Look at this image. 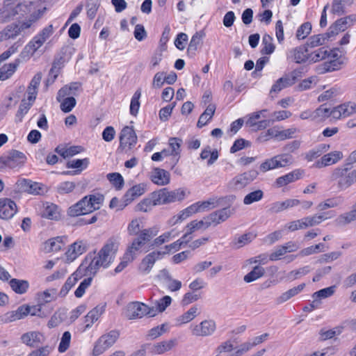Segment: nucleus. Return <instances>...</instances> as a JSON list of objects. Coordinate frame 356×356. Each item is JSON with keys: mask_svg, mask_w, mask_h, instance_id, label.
<instances>
[{"mask_svg": "<svg viewBox=\"0 0 356 356\" xmlns=\"http://www.w3.org/2000/svg\"><path fill=\"white\" fill-rule=\"evenodd\" d=\"M32 104V103L27 102L26 99L22 100L19 109L16 113V119L18 121L21 122L24 116L27 113Z\"/></svg>", "mask_w": 356, "mask_h": 356, "instance_id": "63", "label": "nucleus"}, {"mask_svg": "<svg viewBox=\"0 0 356 356\" xmlns=\"http://www.w3.org/2000/svg\"><path fill=\"white\" fill-rule=\"evenodd\" d=\"M145 192V187L144 184H139L134 185L131 188H129L122 197V204L120 206V207L124 208L136 198L144 194Z\"/></svg>", "mask_w": 356, "mask_h": 356, "instance_id": "14", "label": "nucleus"}, {"mask_svg": "<svg viewBox=\"0 0 356 356\" xmlns=\"http://www.w3.org/2000/svg\"><path fill=\"white\" fill-rule=\"evenodd\" d=\"M88 164L89 159L88 158L69 161L66 165L67 168H75L76 170L74 171H64L62 172V174L65 175H74L79 174L82 170L88 167Z\"/></svg>", "mask_w": 356, "mask_h": 356, "instance_id": "21", "label": "nucleus"}, {"mask_svg": "<svg viewBox=\"0 0 356 356\" xmlns=\"http://www.w3.org/2000/svg\"><path fill=\"white\" fill-rule=\"evenodd\" d=\"M197 312L196 307H191L186 312L180 316L177 319V322L184 324L191 321L195 316Z\"/></svg>", "mask_w": 356, "mask_h": 356, "instance_id": "53", "label": "nucleus"}, {"mask_svg": "<svg viewBox=\"0 0 356 356\" xmlns=\"http://www.w3.org/2000/svg\"><path fill=\"white\" fill-rule=\"evenodd\" d=\"M204 35V34L202 31L196 32L193 35L187 49V54L191 57H193L195 56V51L197 49V47L201 43Z\"/></svg>", "mask_w": 356, "mask_h": 356, "instance_id": "34", "label": "nucleus"}, {"mask_svg": "<svg viewBox=\"0 0 356 356\" xmlns=\"http://www.w3.org/2000/svg\"><path fill=\"white\" fill-rule=\"evenodd\" d=\"M158 234V229L155 227L144 229L135 238L131 244L128 246V250L136 254L143 245L148 243Z\"/></svg>", "mask_w": 356, "mask_h": 356, "instance_id": "7", "label": "nucleus"}, {"mask_svg": "<svg viewBox=\"0 0 356 356\" xmlns=\"http://www.w3.org/2000/svg\"><path fill=\"white\" fill-rule=\"evenodd\" d=\"M255 237L256 235L252 233H247L240 236L238 238H236L234 242L235 248L238 249L243 247L250 243Z\"/></svg>", "mask_w": 356, "mask_h": 356, "instance_id": "45", "label": "nucleus"}, {"mask_svg": "<svg viewBox=\"0 0 356 356\" xmlns=\"http://www.w3.org/2000/svg\"><path fill=\"white\" fill-rule=\"evenodd\" d=\"M302 75L300 70H294L291 73L284 75L276 81L270 89V93L278 92L282 89L293 85Z\"/></svg>", "mask_w": 356, "mask_h": 356, "instance_id": "8", "label": "nucleus"}, {"mask_svg": "<svg viewBox=\"0 0 356 356\" xmlns=\"http://www.w3.org/2000/svg\"><path fill=\"white\" fill-rule=\"evenodd\" d=\"M259 173L255 170H250L236 176L230 181L229 185L235 190L242 189L254 181Z\"/></svg>", "mask_w": 356, "mask_h": 356, "instance_id": "10", "label": "nucleus"}, {"mask_svg": "<svg viewBox=\"0 0 356 356\" xmlns=\"http://www.w3.org/2000/svg\"><path fill=\"white\" fill-rule=\"evenodd\" d=\"M40 10L31 14L28 19L13 22L5 26L0 31V42L15 40L19 35H24L26 31L41 17Z\"/></svg>", "mask_w": 356, "mask_h": 356, "instance_id": "2", "label": "nucleus"}, {"mask_svg": "<svg viewBox=\"0 0 356 356\" xmlns=\"http://www.w3.org/2000/svg\"><path fill=\"white\" fill-rule=\"evenodd\" d=\"M185 192L181 188H178L174 191H168L167 189V197L168 204L175 202L177 201H181L184 198Z\"/></svg>", "mask_w": 356, "mask_h": 356, "instance_id": "49", "label": "nucleus"}, {"mask_svg": "<svg viewBox=\"0 0 356 356\" xmlns=\"http://www.w3.org/2000/svg\"><path fill=\"white\" fill-rule=\"evenodd\" d=\"M350 169V165H344L343 168H337L332 171L330 179L337 181L339 189L345 190L356 182V170L348 172Z\"/></svg>", "mask_w": 356, "mask_h": 356, "instance_id": "4", "label": "nucleus"}, {"mask_svg": "<svg viewBox=\"0 0 356 356\" xmlns=\"http://www.w3.org/2000/svg\"><path fill=\"white\" fill-rule=\"evenodd\" d=\"M344 201L345 197L343 195H337L319 203L317 209L321 211L330 208L339 207L344 203Z\"/></svg>", "mask_w": 356, "mask_h": 356, "instance_id": "26", "label": "nucleus"}, {"mask_svg": "<svg viewBox=\"0 0 356 356\" xmlns=\"http://www.w3.org/2000/svg\"><path fill=\"white\" fill-rule=\"evenodd\" d=\"M65 57L63 55H57L52 63V67L49 71V75H53L51 82H54L59 74V70L63 67Z\"/></svg>", "mask_w": 356, "mask_h": 356, "instance_id": "36", "label": "nucleus"}, {"mask_svg": "<svg viewBox=\"0 0 356 356\" xmlns=\"http://www.w3.org/2000/svg\"><path fill=\"white\" fill-rule=\"evenodd\" d=\"M141 92L139 90H136L134 94L130 104V113L134 116H136L140 108L139 99L140 97Z\"/></svg>", "mask_w": 356, "mask_h": 356, "instance_id": "52", "label": "nucleus"}, {"mask_svg": "<svg viewBox=\"0 0 356 356\" xmlns=\"http://www.w3.org/2000/svg\"><path fill=\"white\" fill-rule=\"evenodd\" d=\"M195 206H189L186 209L181 211L177 216H174L170 220V223L175 225L182 220H185L188 217L191 216L192 214L197 213V209H194Z\"/></svg>", "mask_w": 356, "mask_h": 356, "instance_id": "38", "label": "nucleus"}, {"mask_svg": "<svg viewBox=\"0 0 356 356\" xmlns=\"http://www.w3.org/2000/svg\"><path fill=\"white\" fill-rule=\"evenodd\" d=\"M64 245L63 237L57 236L47 241L44 245V250L47 252H58L63 248Z\"/></svg>", "mask_w": 356, "mask_h": 356, "instance_id": "30", "label": "nucleus"}, {"mask_svg": "<svg viewBox=\"0 0 356 356\" xmlns=\"http://www.w3.org/2000/svg\"><path fill=\"white\" fill-rule=\"evenodd\" d=\"M100 4L98 0H88L86 3L87 16L89 19L95 18Z\"/></svg>", "mask_w": 356, "mask_h": 356, "instance_id": "56", "label": "nucleus"}, {"mask_svg": "<svg viewBox=\"0 0 356 356\" xmlns=\"http://www.w3.org/2000/svg\"><path fill=\"white\" fill-rule=\"evenodd\" d=\"M177 339H172L169 341H163L160 343H157L151 348V352L153 354L161 355L167 351L170 350L172 348H174L177 345Z\"/></svg>", "mask_w": 356, "mask_h": 356, "instance_id": "27", "label": "nucleus"}, {"mask_svg": "<svg viewBox=\"0 0 356 356\" xmlns=\"http://www.w3.org/2000/svg\"><path fill=\"white\" fill-rule=\"evenodd\" d=\"M343 158V153L341 151H334L323 155L320 160H318L314 165L318 168H324L337 163Z\"/></svg>", "mask_w": 356, "mask_h": 356, "instance_id": "16", "label": "nucleus"}, {"mask_svg": "<svg viewBox=\"0 0 356 356\" xmlns=\"http://www.w3.org/2000/svg\"><path fill=\"white\" fill-rule=\"evenodd\" d=\"M165 254V252L162 251H153L149 253L141 261L138 266L139 272L143 275L149 273L155 262L162 259Z\"/></svg>", "mask_w": 356, "mask_h": 356, "instance_id": "12", "label": "nucleus"}, {"mask_svg": "<svg viewBox=\"0 0 356 356\" xmlns=\"http://www.w3.org/2000/svg\"><path fill=\"white\" fill-rule=\"evenodd\" d=\"M76 184L72 181H64L60 183L56 188L58 193L60 195L67 194L71 193L75 188Z\"/></svg>", "mask_w": 356, "mask_h": 356, "instance_id": "64", "label": "nucleus"}, {"mask_svg": "<svg viewBox=\"0 0 356 356\" xmlns=\"http://www.w3.org/2000/svg\"><path fill=\"white\" fill-rule=\"evenodd\" d=\"M151 180L159 186H165L170 183V175L164 169L155 168L151 175Z\"/></svg>", "mask_w": 356, "mask_h": 356, "instance_id": "24", "label": "nucleus"}, {"mask_svg": "<svg viewBox=\"0 0 356 356\" xmlns=\"http://www.w3.org/2000/svg\"><path fill=\"white\" fill-rule=\"evenodd\" d=\"M330 108L325 106V104L321 105L314 111V118L317 121H323L330 117Z\"/></svg>", "mask_w": 356, "mask_h": 356, "instance_id": "50", "label": "nucleus"}, {"mask_svg": "<svg viewBox=\"0 0 356 356\" xmlns=\"http://www.w3.org/2000/svg\"><path fill=\"white\" fill-rule=\"evenodd\" d=\"M264 197V192L258 189L257 191H254L253 192H251L248 194H247L243 199V203L244 204L248 205L251 204L255 202H258L261 200Z\"/></svg>", "mask_w": 356, "mask_h": 356, "instance_id": "47", "label": "nucleus"}, {"mask_svg": "<svg viewBox=\"0 0 356 356\" xmlns=\"http://www.w3.org/2000/svg\"><path fill=\"white\" fill-rule=\"evenodd\" d=\"M287 59L296 63H302L309 60L307 47L306 46H299L292 49L287 54Z\"/></svg>", "mask_w": 356, "mask_h": 356, "instance_id": "17", "label": "nucleus"}, {"mask_svg": "<svg viewBox=\"0 0 356 356\" xmlns=\"http://www.w3.org/2000/svg\"><path fill=\"white\" fill-rule=\"evenodd\" d=\"M146 305L141 302H131L127 305L125 316L129 319H136L145 316Z\"/></svg>", "mask_w": 356, "mask_h": 356, "instance_id": "18", "label": "nucleus"}, {"mask_svg": "<svg viewBox=\"0 0 356 356\" xmlns=\"http://www.w3.org/2000/svg\"><path fill=\"white\" fill-rule=\"evenodd\" d=\"M305 287V284L302 283L297 286H295L284 293H282L279 297L277 298L276 302L277 304H282L286 302L291 298L300 293Z\"/></svg>", "mask_w": 356, "mask_h": 356, "instance_id": "29", "label": "nucleus"}, {"mask_svg": "<svg viewBox=\"0 0 356 356\" xmlns=\"http://www.w3.org/2000/svg\"><path fill=\"white\" fill-rule=\"evenodd\" d=\"M277 163V168H283L291 165L293 162L292 155L289 154H282L275 156Z\"/></svg>", "mask_w": 356, "mask_h": 356, "instance_id": "54", "label": "nucleus"}, {"mask_svg": "<svg viewBox=\"0 0 356 356\" xmlns=\"http://www.w3.org/2000/svg\"><path fill=\"white\" fill-rule=\"evenodd\" d=\"M182 140L179 138H170L168 140L169 148L173 157L171 159V168L172 169L178 163L180 158L181 145Z\"/></svg>", "mask_w": 356, "mask_h": 356, "instance_id": "23", "label": "nucleus"}, {"mask_svg": "<svg viewBox=\"0 0 356 356\" xmlns=\"http://www.w3.org/2000/svg\"><path fill=\"white\" fill-rule=\"evenodd\" d=\"M312 31V24L309 22L303 23L296 31V38L298 40H304Z\"/></svg>", "mask_w": 356, "mask_h": 356, "instance_id": "55", "label": "nucleus"}, {"mask_svg": "<svg viewBox=\"0 0 356 356\" xmlns=\"http://www.w3.org/2000/svg\"><path fill=\"white\" fill-rule=\"evenodd\" d=\"M303 174L304 170L296 169L285 175L278 177L275 181V184L277 187H282L300 179Z\"/></svg>", "mask_w": 356, "mask_h": 356, "instance_id": "22", "label": "nucleus"}, {"mask_svg": "<svg viewBox=\"0 0 356 356\" xmlns=\"http://www.w3.org/2000/svg\"><path fill=\"white\" fill-rule=\"evenodd\" d=\"M353 0H333L331 12L337 15H342L345 13V4L351 3Z\"/></svg>", "mask_w": 356, "mask_h": 356, "instance_id": "41", "label": "nucleus"}, {"mask_svg": "<svg viewBox=\"0 0 356 356\" xmlns=\"http://www.w3.org/2000/svg\"><path fill=\"white\" fill-rule=\"evenodd\" d=\"M21 340L26 346L36 348L44 342L45 337L39 332L32 331L23 334Z\"/></svg>", "mask_w": 356, "mask_h": 356, "instance_id": "15", "label": "nucleus"}, {"mask_svg": "<svg viewBox=\"0 0 356 356\" xmlns=\"http://www.w3.org/2000/svg\"><path fill=\"white\" fill-rule=\"evenodd\" d=\"M216 106L215 104H210L205 111L200 115L197 123L198 128H202L207 124V123L212 118L215 113Z\"/></svg>", "mask_w": 356, "mask_h": 356, "instance_id": "32", "label": "nucleus"}, {"mask_svg": "<svg viewBox=\"0 0 356 356\" xmlns=\"http://www.w3.org/2000/svg\"><path fill=\"white\" fill-rule=\"evenodd\" d=\"M327 50L325 47L320 48L316 51L309 54V60L316 63L327 58Z\"/></svg>", "mask_w": 356, "mask_h": 356, "instance_id": "60", "label": "nucleus"}, {"mask_svg": "<svg viewBox=\"0 0 356 356\" xmlns=\"http://www.w3.org/2000/svg\"><path fill=\"white\" fill-rule=\"evenodd\" d=\"M106 177L116 189L120 190L123 187L124 184V179L120 173H108L106 175Z\"/></svg>", "mask_w": 356, "mask_h": 356, "instance_id": "44", "label": "nucleus"}, {"mask_svg": "<svg viewBox=\"0 0 356 356\" xmlns=\"http://www.w3.org/2000/svg\"><path fill=\"white\" fill-rule=\"evenodd\" d=\"M232 213V211L229 207H225L222 209L212 212L203 220L197 221L193 220L187 225L186 227L189 230V233H193L195 230L204 228L207 229L212 224L216 225L225 221Z\"/></svg>", "mask_w": 356, "mask_h": 356, "instance_id": "3", "label": "nucleus"}, {"mask_svg": "<svg viewBox=\"0 0 356 356\" xmlns=\"http://www.w3.org/2000/svg\"><path fill=\"white\" fill-rule=\"evenodd\" d=\"M17 211L15 202L8 198H3V204L0 209V218L10 219L14 216Z\"/></svg>", "mask_w": 356, "mask_h": 356, "instance_id": "20", "label": "nucleus"}, {"mask_svg": "<svg viewBox=\"0 0 356 356\" xmlns=\"http://www.w3.org/2000/svg\"><path fill=\"white\" fill-rule=\"evenodd\" d=\"M264 273L265 270L263 267L260 266H256L250 273L244 276L243 280L247 283H250L261 277Z\"/></svg>", "mask_w": 356, "mask_h": 356, "instance_id": "37", "label": "nucleus"}, {"mask_svg": "<svg viewBox=\"0 0 356 356\" xmlns=\"http://www.w3.org/2000/svg\"><path fill=\"white\" fill-rule=\"evenodd\" d=\"M26 155L18 150L12 149L0 157V170L19 168L26 162Z\"/></svg>", "mask_w": 356, "mask_h": 356, "instance_id": "5", "label": "nucleus"}, {"mask_svg": "<svg viewBox=\"0 0 356 356\" xmlns=\"http://www.w3.org/2000/svg\"><path fill=\"white\" fill-rule=\"evenodd\" d=\"M81 203H76L71 206L67 211V213L70 216L75 217L81 215H86L88 213V209H86L84 207H81L80 205Z\"/></svg>", "mask_w": 356, "mask_h": 356, "instance_id": "62", "label": "nucleus"}, {"mask_svg": "<svg viewBox=\"0 0 356 356\" xmlns=\"http://www.w3.org/2000/svg\"><path fill=\"white\" fill-rule=\"evenodd\" d=\"M216 329V325L213 320H205L192 330L193 335L197 337H207L211 335Z\"/></svg>", "mask_w": 356, "mask_h": 356, "instance_id": "13", "label": "nucleus"}, {"mask_svg": "<svg viewBox=\"0 0 356 356\" xmlns=\"http://www.w3.org/2000/svg\"><path fill=\"white\" fill-rule=\"evenodd\" d=\"M60 109L64 113L70 112L76 106V101L74 97L61 98Z\"/></svg>", "mask_w": 356, "mask_h": 356, "instance_id": "48", "label": "nucleus"}, {"mask_svg": "<svg viewBox=\"0 0 356 356\" xmlns=\"http://www.w3.org/2000/svg\"><path fill=\"white\" fill-rule=\"evenodd\" d=\"M335 289V286H331L327 288H324L314 293L312 295V298L316 300L329 298L334 293Z\"/></svg>", "mask_w": 356, "mask_h": 356, "instance_id": "51", "label": "nucleus"}, {"mask_svg": "<svg viewBox=\"0 0 356 356\" xmlns=\"http://www.w3.org/2000/svg\"><path fill=\"white\" fill-rule=\"evenodd\" d=\"M20 63V58L16 59L13 63L6 64L0 68V80L5 81L9 79L16 71Z\"/></svg>", "mask_w": 356, "mask_h": 356, "instance_id": "28", "label": "nucleus"}, {"mask_svg": "<svg viewBox=\"0 0 356 356\" xmlns=\"http://www.w3.org/2000/svg\"><path fill=\"white\" fill-rule=\"evenodd\" d=\"M87 250V246L82 241H76L71 245L66 252L67 260L72 261Z\"/></svg>", "mask_w": 356, "mask_h": 356, "instance_id": "25", "label": "nucleus"}, {"mask_svg": "<svg viewBox=\"0 0 356 356\" xmlns=\"http://www.w3.org/2000/svg\"><path fill=\"white\" fill-rule=\"evenodd\" d=\"M153 206H156V204H154V198H152V195L150 198H145L140 201L136 205V209L137 211L147 212L151 210Z\"/></svg>", "mask_w": 356, "mask_h": 356, "instance_id": "61", "label": "nucleus"}, {"mask_svg": "<svg viewBox=\"0 0 356 356\" xmlns=\"http://www.w3.org/2000/svg\"><path fill=\"white\" fill-rule=\"evenodd\" d=\"M118 249V244L113 239H109L99 250L97 256L93 258H92V256H90V261L86 267V271L90 274L95 275L100 267H108L113 261Z\"/></svg>", "mask_w": 356, "mask_h": 356, "instance_id": "1", "label": "nucleus"}, {"mask_svg": "<svg viewBox=\"0 0 356 356\" xmlns=\"http://www.w3.org/2000/svg\"><path fill=\"white\" fill-rule=\"evenodd\" d=\"M355 220H356V207L350 212L339 216L337 221L338 224L344 225Z\"/></svg>", "mask_w": 356, "mask_h": 356, "instance_id": "57", "label": "nucleus"}, {"mask_svg": "<svg viewBox=\"0 0 356 356\" xmlns=\"http://www.w3.org/2000/svg\"><path fill=\"white\" fill-rule=\"evenodd\" d=\"M263 48L261 50L262 54H271L274 52L275 46L273 43V38L268 35L265 34L262 39Z\"/></svg>", "mask_w": 356, "mask_h": 356, "instance_id": "39", "label": "nucleus"}, {"mask_svg": "<svg viewBox=\"0 0 356 356\" xmlns=\"http://www.w3.org/2000/svg\"><path fill=\"white\" fill-rule=\"evenodd\" d=\"M78 277L75 274H72L69 277L60 291V296H65L71 288L76 283Z\"/></svg>", "mask_w": 356, "mask_h": 356, "instance_id": "59", "label": "nucleus"}, {"mask_svg": "<svg viewBox=\"0 0 356 356\" xmlns=\"http://www.w3.org/2000/svg\"><path fill=\"white\" fill-rule=\"evenodd\" d=\"M119 336V332L116 330H113L100 337L95 343L92 355L94 356H98L102 354L106 350L111 347L115 343Z\"/></svg>", "mask_w": 356, "mask_h": 356, "instance_id": "6", "label": "nucleus"}, {"mask_svg": "<svg viewBox=\"0 0 356 356\" xmlns=\"http://www.w3.org/2000/svg\"><path fill=\"white\" fill-rule=\"evenodd\" d=\"M104 307H96L92 310H90L88 314L85 316V322L86 325L85 326L84 330L90 327L92 325L98 320L99 317L104 312Z\"/></svg>", "mask_w": 356, "mask_h": 356, "instance_id": "31", "label": "nucleus"}, {"mask_svg": "<svg viewBox=\"0 0 356 356\" xmlns=\"http://www.w3.org/2000/svg\"><path fill=\"white\" fill-rule=\"evenodd\" d=\"M80 88L81 83L79 82H72L68 85L64 86L58 92L56 97L57 101L61 102V98L77 95Z\"/></svg>", "mask_w": 356, "mask_h": 356, "instance_id": "19", "label": "nucleus"}, {"mask_svg": "<svg viewBox=\"0 0 356 356\" xmlns=\"http://www.w3.org/2000/svg\"><path fill=\"white\" fill-rule=\"evenodd\" d=\"M343 64V61H338L337 60H330L325 62L322 65L321 68V73H325L327 72H332L338 70L341 68V66Z\"/></svg>", "mask_w": 356, "mask_h": 356, "instance_id": "42", "label": "nucleus"}, {"mask_svg": "<svg viewBox=\"0 0 356 356\" xmlns=\"http://www.w3.org/2000/svg\"><path fill=\"white\" fill-rule=\"evenodd\" d=\"M152 194V198H154V204L160 205L168 204L167 188H161Z\"/></svg>", "mask_w": 356, "mask_h": 356, "instance_id": "46", "label": "nucleus"}, {"mask_svg": "<svg viewBox=\"0 0 356 356\" xmlns=\"http://www.w3.org/2000/svg\"><path fill=\"white\" fill-rule=\"evenodd\" d=\"M9 284L11 289L18 294L25 293L29 288L28 281L16 278L11 279L9 282Z\"/></svg>", "mask_w": 356, "mask_h": 356, "instance_id": "33", "label": "nucleus"}, {"mask_svg": "<svg viewBox=\"0 0 356 356\" xmlns=\"http://www.w3.org/2000/svg\"><path fill=\"white\" fill-rule=\"evenodd\" d=\"M137 140L138 138L133 127L125 126L120 134L119 148L124 149L128 147L129 149H131L136 145Z\"/></svg>", "mask_w": 356, "mask_h": 356, "instance_id": "11", "label": "nucleus"}, {"mask_svg": "<svg viewBox=\"0 0 356 356\" xmlns=\"http://www.w3.org/2000/svg\"><path fill=\"white\" fill-rule=\"evenodd\" d=\"M15 190L19 193H28L32 195H42L44 193L42 185L31 180L22 179L15 184Z\"/></svg>", "mask_w": 356, "mask_h": 356, "instance_id": "9", "label": "nucleus"}, {"mask_svg": "<svg viewBox=\"0 0 356 356\" xmlns=\"http://www.w3.org/2000/svg\"><path fill=\"white\" fill-rule=\"evenodd\" d=\"M136 256L131 250H127L124 253L122 261L118 264V266L115 268V272L116 273H120L129 262H131L135 259Z\"/></svg>", "mask_w": 356, "mask_h": 356, "instance_id": "43", "label": "nucleus"}, {"mask_svg": "<svg viewBox=\"0 0 356 356\" xmlns=\"http://www.w3.org/2000/svg\"><path fill=\"white\" fill-rule=\"evenodd\" d=\"M42 217L50 220H57L60 218V211L57 205L48 204L42 212Z\"/></svg>", "mask_w": 356, "mask_h": 356, "instance_id": "35", "label": "nucleus"}, {"mask_svg": "<svg viewBox=\"0 0 356 356\" xmlns=\"http://www.w3.org/2000/svg\"><path fill=\"white\" fill-rule=\"evenodd\" d=\"M328 38L326 37L325 33L318 34L311 36L307 40L305 46L307 47L314 48L318 46L323 45L326 40H328Z\"/></svg>", "mask_w": 356, "mask_h": 356, "instance_id": "40", "label": "nucleus"}, {"mask_svg": "<svg viewBox=\"0 0 356 356\" xmlns=\"http://www.w3.org/2000/svg\"><path fill=\"white\" fill-rule=\"evenodd\" d=\"M38 47L31 40L20 53L19 57L23 60H28L37 50Z\"/></svg>", "mask_w": 356, "mask_h": 356, "instance_id": "58", "label": "nucleus"}]
</instances>
